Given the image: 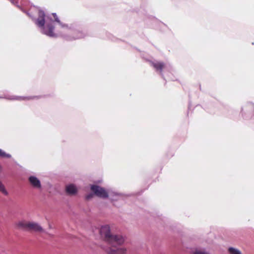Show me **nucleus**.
Instances as JSON below:
<instances>
[{
    "label": "nucleus",
    "instance_id": "obj_1",
    "mask_svg": "<svg viewBox=\"0 0 254 254\" xmlns=\"http://www.w3.org/2000/svg\"><path fill=\"white\" fill-rule=\"evenodd\" d=\"M62 28L60 35L66 40L81 39L88 35L87 32L78 22H75L70 25L62 24Z\"/></svg>",
    "mask_w": 254,
    "mask_h": 254
},
{
    "label": "nucleus",
    "instance_id": "obj_2",
    "mask_svg": "<svg viewBox=\"0 0 254 254\" xmlns=\"http://www.w3.org/2000/svg\"><path fill=\"white\" fill-rule=\"evenodd\" d=\"M37 9L38 18L35 20V24L40 28L41 32L50 37H57L52 18L49 16H46L44 11L40 8Z\"/></svg>",
    "mask_w": 254,
    "mask_h": 254
},
{
    "label": "nucleus",
    "instance_id": "obj_3",
    "mask_svg": "<svg viewBox=\"0 0 254 254\" xmlns=\"http://www.w3.org/2000/svg\"><path fill=\"white\" fill-rule=\"evenodd\" d=\"M100 233L110 246H116V245H122L125 242V239L122 236L112 235L111 233L109 225L101 226Z\"/></svg>",
    "mask_w": 254,
    "mask_h": 254
},
{
    "label": "nucleus",
    "instance_id": "obj_4",
    "mask_svg": "<svg viewBox=\"0 0 254 254\" xmlns=\"http://www.w3.org/2000/svg\"><path fill=\"white\" fill-rule=\"evenodd\" d=\"M17 228L34 232H43L44 230L39 224L33 221L21 220L16 223Z\"/></svg>",
    "mask_w": 254,
    "mask_h": 254
},
{
    "label": "nucleus",
    "instance_id": "obj_5",
    "mask_svg": "<svg viewBox=\"0 0 254 254\" xmlns=\"http://www.w3.org/2000/svg\"><path fill=\"white\" fill-rule=\"evenodd\" d=\"M91 190L98 197L106 198L110 196L112 201L118 200L121 197L119 193L115 192H108L104 188L97 185H92Z\"/></svg>",
    "mask_w": 254,
    "mask_h": 254
},
{
    "label": "nucleus",
    "instance_id": "obj_6",
    "mask_svg": "<svg viewBox=\"0 0 254 254\" xmlns=\"http://www.w3.org/2000/svg\"><path fill=\"white\" fill-rule=\"evenodd\" d=\"M120 245H116V246H110L111 248H109L106 250L107 252L109 254H125L126 253V249L124 248H117L118 246Z\"/></svg>",
    "mask_w": 254,
    "mask_h": 254
},
{
    "label": "nucleus",
    "instance_id": "obj_7",
    "mask_svg": "<svg viewBox=\"0 0 254 254\" xmlns=\"http://www.w3.org/2000/svg\"><path fill=\"white\" fill-rule=\"evenodd\" d=\"M28 180L31 186L34 189L40 190L41 189V184L40 180L35 176H30Z\"/></svg>",
    "mask_w": 254,
    "mask_h": 254
},
{
    "label": "nucleus",
    "instance_id": "obj_8",
    "mask_svg": "<svg viewBox=\"0 0 254 254\" xmlns=\"http://www.w3.org/2000/svg\"><path fill=\"white\" fill-rule=\"evenodd\" d=\"M6 99L9 100H29L33 99H38L41 98V96H28V97H22V96H10L8 97H5Z\"/></svg>",
    "mask_w": 254,
    "mask_h": 254
},
{
    "label": "nucleus",
    "instance_id": "obj_9",
    "mask_svg": "<svg viewBox=\"0 0 254 254\" xmlns=\"http://www.w3.org/2000/svg\"><path fill=\"white\" fill-rule=\"evenodd\" d=\"M66 192L71 195H75L78 191L77 187L73 184H69L65 187Z\"/></svg>",
    "mask_w": 254,
    "mask_h": 254
},
{
    "label": "nucleus",
    "instance_id": "obj_10",
    "mask_svg": "<svg viewBox=\"0 0 254 254\" xmlns=\"http://www.w3.org/2000/svg\"><path fill=\"white\" fill-rule=\"evenodd\" d=\"M152 66L157 70H159L162 75V69L166 67V65L162 62H156L152 63Z\"/></svg>",
    "mask_w": 254,
    "mask_h": 254
},
{
    "label": "nucleus",
    "instance_id": "obj_11",
    "mask_svg": "<svg viewBox=\"0 0 254 254\" xmlns=\"http://www.w3.org/2000/svg\"><path fill=\"white\" fill-rule=\"evenodd\" d=\"M0 191L2 193L5 195H8V192L6 190L3 184L1 183V182L0 181Z\"/></svg>",
    "mask_w": 254,
    "mask_h": 254
},
{
    "label": "nucleus",
    "instance_id": "obj_12",
    "mask_svg": "<svg viewBox=\"0 0 254 254\" xmlns=\"http://www.w3.org/2000/svg\"><path fill=\"white\" fill-rule=\"evenodd\" d=\"M228 251L231 254H241V253L239 250L233 248H230Z\"/></svg>",
    "mask_w": 254,
    "mask_h": 254
},
{
    "label": "nucleus",
    "instance_id": "obj_13",
    "mask_svg": "<svg viewBox=\"0 0 254 254\" xmlns=\"http://www.w3.org/2000/svg\"><path fill=\"white\" fill-rule=\"evenodd\" d=\"M0 156L3 158H10L11 155L6 153L4 151L0 149Z\"/></svg>",
    "mask_w": 254,
    "mask_h": 254
},
{
    "label": "nucleus",
    "instance_id": "obj_14",
    "mask_svg": "<svg viewBox=\"0 0 254 254\" xmlns=\"http://www.w3.org/2000/svg\"><path fill=\"white\" fill-rule=\"evenodd\" d=\"M11 3H12L14 4H17L20 1V3L22 5H25V0H9Z\"/></svg>",
    "mask_w": 254,
    "mask_h": 254
},
{
    "label": "nucleus",
    "instance_id": "obj_15",
    "mask_svg": "<svg viewBox=\"0 0 254 254\" xmlns=\"http://www.w3.org/2000/svg\"><path fill=\"white\" fill-rule=\"evenodd\" d=\"M52 15H53V16L55 18V21H56L57 22H58L60 25L61 27H62V24H64L61 22L60 21V20L56 13H52Z\"/></svg>",
    "mask_w": 254,
    "mask_h": 254
},
{
    "label": "nucleus",
    "instance_id": "obj_16",
    "mask_svg": "<svg viewBox=\"0 0 254 254\" xmlns=\"http://www.w3.org/2000/svg\"><path fill=\"white\" fill-rule=\"evenodd\" d=\"M193 254H209V253L201 251H196Z\"/></svg>",
    "mask_w": 254,
    "mask_h": 254
},
{
    "label": "nucleus",
    "instance_id": "obj_17",
    "mask_svg": "<svg viewBox=\"0 0 254 254\" xmlns=\"http://www.w3.org/2000/svg\"><path fill=\"white\" fill-rule=\"evenodd\" d=\"M92 196V194H89L87 196V199H89L90 198H91Z\"/></svg>",
    "mask_w": 254,
    "mask_h": 254
},
{
    "label": "nucleus",
    "instance_id": "obj_18",
    "mask_svg": "<svg viewBox=\"0 0 254 254\" xmlns=\"http://www.w3.org/2000/svg\"><path fill=\"white\" fill-rule=\"evenodd\" d=\"M2 98V97H0V98Z\"/></svg>",
    "mask_w": 254,
    "mask_h": 254
}]
</instances>
